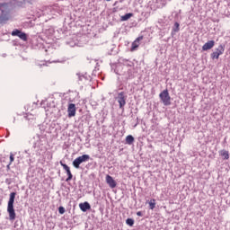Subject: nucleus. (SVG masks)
Wrapping results in <instances>:
<instances>
[{
	"label": "nucleus",
	"instance_id": "10",
	"mask_svg": "<svg viewBox=\"0 0 230 230\" xmlns=\"http://www.w3.org/2000/svg\"><path fill=\"white\" fill-rule=\"evenodd\" d=\"M68 118H73L76 116V106L75 103H70L67 108Z\"/></svg>",
	"mask_w": 230,
	"mask_h": 230
},
{
	"label": "nucleus",
	"instance_id": "27",
	"mask_svg": "<svg viewBox=\"0 0 230 230\" xmlns=\"http://www.w3.org/2000/svg\"><path fill=\"white\" fill-rule=\"evenodd\" d=\"M54 62H62V61H54Z\"/></svg>",
	"mask_w": 230,
	"mask_h": 230
},
{
	"label": "nucleus",
	"instance_id": "24",
	"mask_svg": "<svg viewBox=\"0 0 230 230\" xmlns=\"http://www.w3.org/2000/svg\"><path fill=\"white\" fill-rule=\"evenodd\" d=\"M128 62V60H125V61H124V64H125L126 66H127V65H128V66H131L130 64H127Z\"/></svg>",
	"mask_w": 230,
	"mask_h": 230
},
{
	"label": "nucleus",
	"instance_id": "19",
	"mask_svg": "<svg viewBox=\"0 0 230 230\" xmlns=\"http://www.w3.org/2000/svg\"><path fill=\"white\" fill-rule=\"evenodd\" d=\"M126 224H127V226H129L130 227H132V226H134V219H132V218H128V219L126 220Z\"/></svg>",
	"mask_w": 230,
	"mask_h": 230
},
{
	"label": "nucleus",
	"instance_id": "7",
	"mask_svg": "<svg viewBox=\"0 0 230 230\" xmlns=\"http://www.w3.org/2000/svg\"><path fill=\"white\" fill-rule=\"evenodd\" d=\"M224 51H226V49L224 48V45H219L216 51H214L210 57L213 60H215V58L217 60H218L220 55H224Z\"/></svg>",
	"mask_w": 230,
	"mask_h": 230
},
{
	"label": "nucleus",
	"instance_id": "8",
	"mask_svg": "<svg viewBox=\"0 0 230 230\" xmlns=\"http://www.w3.org/2000/svg\"><path fill=\"white\" fill-rule=\"evenodd\" d=\"M12 35L13 37H19V39H21V40H23L24 42L28 40V35L17 29L12 31Z\"/></svg>",
	"mask_w": 230,
	"mask_h": 230
},
{
	"label": "nucleus",
	"instance_id": "13",
	"mask_svg": "<svg viewBox=\"0 0 230 230\" xmlns=\"http://www.w3.org/2000/svg\"><path fill=\"white\" fill-rule=\"evenodd\" d=\"M143 40V36H140L138 38H137L131 46V51H136V49H137V48H139V41Z\"/></svg>",
	"mask_w": 230,
	"mask_h": 230
},
{
	"label": "nucleus",
	"instance_id": "9",
	"mask_svg": "<svg viewBox=\"0 0 230 230\" xmlns=\"http://www.w3.org/2000/svg\"><path fill=\"white\" fill-rule=\"evenodd\" d=\"M61 166L64 168V170L66 172L67 178L66 179V182H69V181L73 180V173H71V169L68 167L67 164L60 162Z\"/></svg>",
	"mask_w": 230,
	"mask_h": 230
},
{
	"label": "nucleus",
	"instance_id": "18",
	"mask_svg": "<svg viewBox=\"0 0 230 230\" xmlns=\"http://www.w3.org/2000/svg\"><path fill=\"white\" fill-rule=\"evenodd\" d=\"M149 209H155V199H151L149 202Z\"/></svg>",
	"mask_w": 230,
	"mask_h": 230
},
{
	"label": "nucleus",
	"instance_id": "26",
	"mask_svg": "<svg viewBox=\"0 0 230 230\" xmlns=\"http://www.w3.org/2000/svg\"><path fill=\"white\" fill-rule=\"evenodd\" d=\"M10 164H12L9 163V164L7 165V168H8V169H10Z\"/></svg>",
	"mask_w": 230,
	"mask_h": 230
},
{
	"label": "nucleus",
	"instance_id": "12",
	"mask_svg": "<svg viewBox=\"0 0 230 230\" xmlns=\"http://www.w3.org/2000/svg\"><path fill=\"white\" fill-rule=\"evenodd\" d=\"M215 47V40H209L202 46L203 51H208Z\"/></svg>",
	"mask_w": 230,
	"mask_h": 230
},
{
	"label": "nucleus",
	"instance_id": "3",
	"mask_svg": "<svg viewBox=\"0 0 230 230\" xmlns=\"http://www.w3.org/2000/svg\"><path fill=\"white\" fill-rule=\"evenodd\" d=\"M15 195H17L16 192H11L9 200L7 203V213H9V219L10 220H15V209L13 208V204L15 202Z\"/></svg>",
	"mask_w": 230,
	"mask_h": 230
},
{
	"label": "nucleus",
	"instance_id": "1",
	"mask_svg": "<svg viewBox=\"0 0 230 230\" xmlns=\"http://www.w3.org/2000/svg\"><path fill=\"white\" fill-rule=\"evenodd\" d=\"M12 19V3H0V24H6Z\"/></svg>",
	"mask_w": 230,
	"mask_h": 230
},
{
	"label": "nucleus",
	"instance_id": "6",
	"mask_svg": "<svg viewBox=\"0 0 230 230\" xmlns=\"http://www.w3.org/2000/svg\"><path fill=\"white\" fill-rule=\"evenodd\" d=\"M117 102L119 104V109H124L125 105H127V95H125V92L118 93Z\"/></svg>",
	"mask_w": 230,
	"mask_h": 230
},
{
	"label": "nucleus",
	"instance_id": "17",
	"mask_svg": "<svg viewBox=\"0 0 230 230\" xmlns=\"http://www.w3.org/2000/svg\"><path fill=\"white\" fill-rule=\"evenodd\" d=\"M220 155L222 156V157H224V159H229V152H227V151H226V150H222L221 152H220Z\"/></svg>",
	"mask_w": 230,
	"mask_h": 230
},
{
	"label": "nucleus",
	"instance_id": "22",
	"mask_svg": "<svg viewBox=\"0 0 230 230\" xmlns=\"http://www.w3.org/2000/svg\"><path fill=\"white\" fill-rule=\"evenodd\" d=\"M13 161H15V157L13 156V153L10 154V164H12V163H13Z\"/></svg>",
	"mask_w": 230,
	"mask_h": 230
},
{
	"label": "nucleus",
	"instance_id": "14",
	"mask_svg": "<svg viewBox=\"0 0 230 230\" xmlns=\"http://www.w3.org/2000/svg\"><path fill=\"white\" fill-rule=\"evenodd\" d=\"M79 208H80L81 211L85 213V211L91 209V205L89 204V202L85 201L84 203H81L79 205Z\"/></svg>",
	"mask_w": 230,
	"mask_h": 230
},
{
	"label": "nucleus",
	"instance_id": "25",
	"mask_svg": "<svg viewBox=\"0 0 230 230\" xmlns=\"http://www.w3.org/2000/svg\"><path fill=\"white\" fill-rule=\"evenodd\" d=\"M79 80H84V75H79Z\"/></svg>",
	"mask_w": 230,
	"mask_h": 230
},
{
	"label": "nucleus",
	"instance_id": "20",
	"mask_svg": "<svg viewBox=\"0 0 230 230\" xmlns=\"http://www.w3.org/2000/svg\"><path fill=\"white\" fill-rule=\"evenodd\" d=\"M180 26H181V24H179V22H175L174 27H173V31H175V32L179 31Z\"/></svg>",
	"mask_w": 230,
	"mask_h": 230
},
{
	"label": "nucleus",
	"instance_id": "15",
	"mask_svg": "<svg viewBox=\"0 0 230 230\" xmlns=\"http://www.w3.org/2000/svg\"><path fill=\"white\" fill-rule=\"evenodd\" d=\"M130 17H134V13H126L125 15H122L120 17V21H123V22L128 21V19H130Z\"/></svg>",
	"mask_w": 230,
	"mask_h": 230
},
{
	"label": "nucleus",
	"instance_id": "2",
	"mask_svg": "<svg viewBox=\"0 0 230 230\" xmlns=\"http://www.w3.org/2000/svg\"><path fill=\"white\" fill-rule=\"evenodd\" d=\"M32 146L37 148V153L40 155L42 153L46 152L47 148L44 146V137L36 134L31 140Z\"/></svg>",
	"mask_w": 230,
	"mask_h": 230
},
{
	"label": "nucleus",
	"instance_id": "5",
	"mask_svg": "<svg viewBox=\"0 0 230 230\" xmlns=\"http://www.w3.org/2000/svg\"><path fill=\"white\" fill-rule=\"evenodd\" d=\"M89 159H91V156L89 155H83L81 156H78L73 161V166L78 169L80 168V164H82V163H87Z\"/></svg>",
	"mask_w": 230,
	"mask_h": 230
},
{
	"label": "nucleus",
	"instance_id": "4",
	"mask_svg": "<svg viewBox=\"0 0 230 230\" xmlns=\"http://www.w3.org/2000/svg\"><path fill=\"white\" fill-rule=\"evenodd\" d=\"M159 98L165 107H168V105H172V97H170V93H168V89H165L162 93H160Z\"/></svg>",
	"mask_w": 230,
	"mask_h": 230
},
{
	"label": "nucleus",
	"instance_id": "21",
	"mask_svg": "<svg viewBox=\"0 0 230 230\" xmlns=\"http://www.w3.org/2000/svg\"><path fill=\"white\" fill-rule=\"evenodd\" d=\"M58 213L59 215H64V213H66V208L64 207H59Z\"/></svg>",
	"mask_w": 230,
	"mask_h": 230
},
{
	"label": "nucleus",
	"instance_id": "11",
	"mask_svg": "<svg viewBox=\"0 0 230 230\" xmlns=\"http://www.w3.org/2000/svg\"><path fill=\"white\" fill-rule=\"evenodd\" d=\"M106 182L110 186V188H116L117 183L116 181H114V178L112 176L107 174L106 175Z\"/></svg>",
	"mask_w": 230,
	"mask_h": 230
},
{
	"label": "nucleus",
	"instance_id": "16",
	"mask_svg": "<svg viewBox=\"0 0 230 230\" xmlns=\"http://www.w3.org/2000/svg\"><path fill=\"white\" fill-rule=\"evenodd\" d=\"M134 143V137L132 135H128L126 137V145H132Z\"/></svg>",
	"mask_w": 230,
	"mask_h": 230
},
{
	"label": "nucleus",
	"instance_id": "28",
	"mask_svg": "<svg viewBox=\"0 0 230 230\" xmlns=\"http://www.w3.org/2000/svg\"><path fill=\"white\" fill-rule=\"evenodd\" d=\"M106 1H111V0H106Z\"/></svg>",
	"mask_w": 230,
	"mask_h": 230
},
{
	"label": "nucleus",
	"instance_id": "23",
	"mask_svg": "<svg viewBox=\"0 0 230 230\" xmlns=\"http://www.w3.org/2000/svg\"><path fill=\"white\" fill-rule=\"evenodd\" d=\"M137 217H143V212H141V211L137 212Z\"/></svg>",
	"mask_w": 230,
	"mask_h": 230
}]
</instances>
